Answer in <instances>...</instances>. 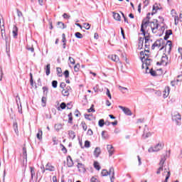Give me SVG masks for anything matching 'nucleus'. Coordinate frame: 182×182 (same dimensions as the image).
<instances>
[{
	"label": "nucleus",
	"instance_id": "obj_45",
	"mask_svg": "<svg viewBox=\"0 0 182 182\" xmlns=\"http://www.w3.org/2000/svg\"><path fill=\"white\" fill-rule=\"evenodd\" d=\"M26 49H27V50H29L30 52H32V53L35 52V48H33V46L29 47L28 46H27Z\"/></svg>",
	"mask_w": 182,
	"mask_h": 182
},
{
	"label": "nucleus",
	"instance_id": "obj_33",
	"mask_svg": "<svg viewBox=\"0 0 182 182\" xmlns=\"http://www.w3.org/2000/svg\"><path fill=\"white\" fill-rule=\"evenodd\" d=\"M75 37L77 38V39H82L83 38V35L80 33V32L75 33Z\"/></svg>",
	"mask_w": 182,
	"mask_h": 182
},
{
	"label": "nucleus",
	"instance_id": "obj_24",
	"mask_svg": "<svg viewBox=\"0 0 182 182\" xmlns=\"http://www.w3.org/2000/svg\"><path fill=\"white\" fill-rule=\"evenodd\" d=\"M46 74L47 76H49L50 75V64H48L46 67L45 68Z\"/></svg>",
	"mask_w": 182,
	"mask_h": 182
},
{
	"label": "nucleus",
	"instance_id": "obj_6",
	"mask_svg": "<svg viewBox=\"0 0 182 182\" xmlns=\"http://www.w3.org/2000/svg\"><path fill=\"white\" fill-rule=\"evenodd\" d=\"M163 147H164V144L159 143L154 147H151L148 149L149 153H153V151H160V150H163Z\"/></svg>",
	"mask_w": 182,
	"mask_h": 182
},
{
	"label": "nucleus",
	"instance_id": "obj_56",
	"mask_svg": "<svg viewBox=\"0 0 182 182\" xmlns=\"http://www.w3.org/2000/svg\"><path fill=\"white\" fill-rule=\"evenodd\" d=\"M64 76L68 78L69 77V70H66L65 72H64Z\"/></svg>",
	"mask_w": 182,
	"mask_h": 182
},
{
	"label": "nucleus",
	"instance_id": "obj_34",
	"mask_svg": "<svg viewBox=\"0 0 182 182\" xmlns=\"http://www.w3.org/2000/svg\"><path fill=\"white\" fill-rule=\"evenodd\" d=\"M81 126H82L83 130H85V132H86V130H87V125H86V123L85 122H81Z\"/></svg>",
	"mask_w": 182,
	"mask_h": 182
},
{
	"label": "nucleus",
	"instance_id": "obj_18",
	"mask_svg": "<svg viewBox=\"0 0 182 182\" xmlns=\"http://www.w3.org/2000/svg\"><path fill=\"white\" fill-rule=\"evenodd\" d=\"M109 59H112L113 62H119L120 59L119 58V56L117 55H111L108 56Z\"/></svg>",
	"mask_w": 182,
	"mask_h": 182
},
{
	"label": "nucleus",
	"instance_id": "obj_41",
	"mask_svg": "<svg viewBox=\"0 0 182 182\" xmlns=\"http://www.w3.org/2000/svg\"><path fill=\"white\" fill-rule=\"evenodd\" d=\"M93 107H95V105H91V107L87 109L88 113H90V112H95V109H93Z\"/></svg>",
	"mask_w": 182,
	"mask_h": 182
},
{
	"label": "nucleus",
	"instance_id": "obj_27",
	"mask_svg": "<svg viewBox=\"0 0 182 182\" xmlns=\"http://www.w3.org/2000/svg\"><path fill=\"white\" fill-rule=\"evenodd\" d=\"M159 9H160V6H159V5L157 4H154L153 6V14H156L157 12V11H159Z\"/></svg>",
	"mask_w": 182,
	"mask_h": 182
},
{
	"label": "nucleus",
	"instance_id": "obj_47",
	"mask_svg": "<svg viewBox=\"0 0 182 182\" xmlns=\"http://www.w3.org/2000/svg\"><path fill=\"white\" fill-rule=\"evenodd\" d=\"M62 42L63 43H66V36L65 35V33L62 34Z\"/></svg>",
	"mask_w": 182,
	"mask_h": 182
},
{
	"label": "nucleus",
	"instance_id": "obj_57",
	"mask_svg": "<svg viewBox=\"0 0 182 182\" xmlns=\"http://www.w3.org/2000/svg\"><path fill=\"white\" fill-rule=\"evenodd\" d=\"M174 116H175V117H176L177 120H181V115H180V114L177 113Z\"/></svg>",
	"mask_w": 182,
	"mask_h": 182
},
{
	"label": "nucleus",
	"instance_id": "obj_61",
	"mask_svg": "<svg viewBox=\"0 0 182 182\" xmlns=\"http://www.w3.org/2000/svg\"><path fill=\"white\" fill-rule=\"evenodd\" d=\"M168 178H170V172H168V175H166L164 182H167Z\"/></svg>",
	"mask_w": 182,
	"mask_h": 182
},
{
	"label": "nucleus",
	"instance_id": "obj_55",
	"mask_svg": "<svg viewBox=\"0 0 182 182\" xmlns=\"http://www.w3.org/2000/svg\"><path fill=\"white\" fill-rule=\"evenodd\" d=\"M63 17L64 18V19H69L70 18V16L68 15V14L65 13L63 15Z\"/></svg>",
	"mask_w": 182,
	"mask_h": 182
},
{
	"label": "nucleus",
	"instance_id": "obj_19",
	"mask_svg": "<svg viewBox=\"0 0 182 182\" xmlns=\"http://www.w3.org/2000/svg\"><path fill=\"white\" fill-rule=\"evenodd\" d=\"M113 18L115 19V21H122V17L120 16V14L119 13L113 12Z\"/></svg>",
	"mask_w": 182,
	"mask_h": 182
},
{
	"label": "nucleus",
	"instance_id": "obj_5",
	"mask_svg": "<svg viewBox=\"0 0 182 182\" xmlns=\"http://www.w3.org/2000/svg\"><path fill=\"white\" fill-rule=\"evenodd\" d=\"M170 63V60H168V57L166 54L162 55L160 61L156 63V65H161L162 66H167Z\"/></svg>",
	"mask_w": 182,
	"mask_h": 182
},
{
	"label": "nucleus",
	"instance_id": "obj_23",
	"mask_svg": "<svg viewBox=\"0 0 182 182\" xmlns=\"http://www.w3.org/2000/svg\"><path fill=\"white\" fill-rule=\"evenodd\" d=\"M12 33L14 38H16V36H18V27H16V26H14Z\"/></svg>",
	"mask_w": 182,
	"mask_h": 182
},
{
	"label": "nucleus",
	"instance_id": "obj_10",
	"mask_svg": "<svg viewBox=\"0 0 182 182\" xmlns=\"http://www.w3.org/2000/svg\"><path fill=\"white\" fill-rule=\"evenodd\" d=\"M182 82V75H178L177 79L171 82V86H176V85H180Z\"/></svg>",
	"mask_w": 182,
	"mask_h": 182
},
{
	"label": "nucleus",
	"instance_id": "obj_50",
	"mask_svg": "<svg viewBox=\"0 0 182 182\" xmlns=\"http://www.w3.org/2000/svg\"><path fill=\"white\" fill-rule=\"evenodd\" d=\"M91 182H99V180L97 177L92 176L90 180Z\"/></svg>",
	"mask_w": 182,
	"mask_h": 182
},
{
	"label": "nucleus",
	"instance_id": "obj_37",
	"mask_svg": "<svg viewBox=\"0 0 182 182\" xmlns=\"http://www.w3.org/2000/svg\"><path fill=\"white\" fill-rule=\"evenodd\" d=\"M62 95L63 96H68L69 95V90L63 89L62 91Z\"/></svg>",
	"mask_w": 182,
	"mask_h": 182
},
{
	"label": "nucleus",
	"instance_id": "obj_26",
	"mask_svg": "<svg viewBox=\"0 0 182 182\" xmlns=\"http://www.w3.org/2000/svg\"><path fill=\"white\" fill-rule=\"evenodd\" d=\"M68 135L70 139H72V140L76 137V134L73 131H68Z\"/></svg>",
	"mask_w": 182,
	"mask_h": 182
},
{
	"label": "nucleus",
	"instance_id": "obj_54",
	"mask_svg": "<svg viewBox=\"0 0 182 182\" xmlns=\"http://www.w3.org/2000/svg\"><path fill=\"white\" fill-rule=\"evenodd\" d=\"M84 28L87 30L90 29V23H84Z\"/></svg>",
	"mask_w": 182,
	"mask_h": 182
},
{
	"label": "nucleus",
	"instance_id": "obj_7",
	"mask_svg": "<svg viewBox=\"0 0 182 182\" xmlns=\"http://www.w3.org/2000/svg\"><path fill=\"white\" fill-rule=\"evenodd\" d=\"M159 21L157 20H154V21L150 22V26L151 29L153 32V33H156L157 31L156 30L159 29Z\"/></svg>",
	"mask_w": 182,
	"mask_h": 182
},
{
	"label": "nucleus",
	"instance_id": "obj_21",
	"mask_svg": "<svg viewBox=\"0 0 182 182\" xmlns=\"http://www.w3.org/2000/svg\"><path fill=\"white\" fill-rule=\"evenodd\" d=\"M100 153H102L100 147H96L94 151V156L95 157H99L100 156Z\"/></svg>",
	"mask_w": 182,
	"mask_h": 182
},
{
	"label": "nucleus",
	"instance_id": "obj_22",
	"mask_svg": "<svg viewBox=\"0 0 182 182\" xmlns=\"http://www.w3.org/2000/svg\"><path fill=\"white\" fill-rule=\"evenodd\" d=\"M143 43H144V38L140 37L139 38V48L143 49Z\"/></svg>",
	"mask_w": 182,
	"mask_h": 182
},
{
	"label": "nucleus",
	"instance_id": "obj_46",
	"mask_svg": "<svg viewBox=\"0 0 182 182\" xmlns=\"http://www.w3.org/2000/svg\"><path fill=\"white\" fill-rule=\"evenodd\" d=\"M79 68H80V65L77 64L74 66V70L75 72H79Z\"/></svg>",
	"mask_w": 182,
	"mask_h": 182
},
{
	"label": "nucleus",
	"instance_id": "obj_30",
	"mask_svg": "<svg viewBox=\"0 0 182 182\" xmlns=\"http://www.w3.org/2000/svg\"><path fill=\"white\" fill-rule=\"evenodd\" d=\"M23 159H28V155L26 154V148L23 147Z\"/></svg>",
	"mask_w": 182,
	"mask_h": 182
},
{
	"label": "nucleus",
	"instance_id": "obj_16",
	"mask_svg": "<svg viewBox=\"0 0 182 182\" xmlns=\"http://www.w3.org/2000/svg\"><path fill=\"white\" fill-rule=\"evenodd\" d=\"M46 170L47 171H55V166H52L51 164L48 163V164L46 165Z\"/></svg>",
	"mask_w": 182,
	"mask_h": 182
},
{
	"label": "nucleus",
	"instance_id": "obj_14",
	"mask_svg": "<svg viewBox=\"0 0 182 182\" xmlns=\"http://www.w3.org/2000/svg\"><path fill=\"white\" fill-rule=\"evenodd\" d=\"M107 149L109 157H111V156H113V154L114 153V148L113 147V146L107 145Z\"/></svg>",
	"mask_w": 182,
	"mask_h": 182
},
{
	"label": "nucleus",
	"instance_id": "obj_63",
	"mask_svg": "<svg viewBox=\"0 0 182 182\" xmlns=\"http://www.w3.org/2000/svg\"><path fill=\"white\" fill-rule=\"evenodd\" d=\"M56 70H57V73H58V74L62 73V69H61L60 68H57Z\"/></svg>",
	"mask_w": 182,
	"mask_h": 182
},
{
	"label": "nucleus",
	"instance_id": "obj_35",
	"mask_svg": "<svg viewBox=\"0 0 182 182\" xmlns=\"http://www.w3.org/2000/svg\"><path fill=\"white\" fill-rule=\"evenodd\" d=\"M100 127H103L105 126V119H100L98 122Z\"/></svg>",
	"mask_w": 182,
	"mask_h": 182
},
{
	"label": "nucleus",
	"instance_id": "obj_13",
	"mask_svg": "<svg viewBox=\"0 0 182 182\" xmlns=\"http://www.w3.org/2000/svg\"><path fill=\"white\" fill-rule=\"evenodd\" d=\"M150 53V49L144 48V51H141L140 55L141 58H143V56H145V58H149Z\"/></svg>",
	"mask_w": 182,
	"mask_h": 182
},
{
	"label": "nucleus",
	"instance_id": "obj_29",
	"mask_svg": "<svg viewBox=\"0 0 182 182\" xmlns=\"http://www.w3.org/2000/svg\"><path fill=\"white\" fill-rule=\"evenodd\" d=\"M57 25L58 26V28H60L61 29H65V28H66L65 23H63L62 21H58Z\"/></svg>",
	"mask_w": 182,
	"mask_h": 182
},
{
	"label": "nucleus",
	"instance_id": "obj_3",
	"mask_svg": "<svg viewBox=\"0 0 182 182\" xmlns=\"http://www.w3.org/2000/svg\"><path fill=\"white\" fill-rule=\"evenodd\" d=\"M101 174L103 177L109 176L111 182H114V168L110 167L109 171L103 169L101 172Z\"/></svg>",
	"mask_w": 182,
	"mask_h": 182
},
{
	"label": "nucleus",
	"instance_id": "obj_9",
	"mask_svg": "<svg viewBox=\"0 0 182 182\" xmlns=\"http://www.w3.org/2000/svg\"><path fill=\"white\" fill-rule=\"evenodd\" d=\"M166 161V157L165 156H163L161 159V161L159 162V168H158L157 171H156V174H160L161 173V171H163L164 170V163Z\"/></svg>",
	"mask_w": 182,
	"mask_h": 182
},
{
	"label": "nucleus",
	"instance_id": "obj_1",
	"mask_svg": "<svg viewBox=\"0 0 182 182\" xmlns=\"http://www.w3.org/2000/svg\"><path fill=\"white\" fill-rule=\"evenodd\" d=\"M150 13H149L146 16V18H144L141 25V32H142V35L144 36L145 43L144 46L145 49H150V44L153 42L149 36H146V31L144 28H147V26L150 23V17L149 16Z\"/></svg>",
	"mask_w": 182,
	"mask_h": 182
},
{
	"label": "nucleus",
	"instance_id": "obj_2",
	"mask_svg": "<svg viewBox=\"0 0 182 182\" xmlns=\"http://www.w3.org/2000/svg\"><path fill=\"white\" fill-rule=\"evenodd\" d=\"M164 41L163 39L157 40L151 46V49H154L156 47L161 48V49H164L165 48V52L170 55L171 53V47L173 46V44L171 43V41H168L165 46H163ZM162 46V47H161Z\"/></svg>",
	"mask_w": 182,
	"mask_h": 182
},
{
	"label": "nucleus",
	"instance_id": "obj_36",
	"mask_svg": "<svg viewBox=\"0 0 182 182\" xmlns=\"http://www.w3.org/2000/svg\"><path fill=\"white\" fill-rule=\"evenodd\" d=\"M41 102L43 103V105H42L43 107H45V106H46V97H43L41 99Z\"/></svg>",
	"mask_w": 182,
	"mask_h": 182
},
{
	"label": "nucleus",
	"instance_id": "obj_48",
	"mask_svg": "<svg viewBox=\"0 0 182 182\" xmlns=\"http://www.w3.org/2000/svg\"><path fill=\"white\" fill-rule=\"evenodd\" d=\"M166 36H169L170 37V35H173V31L171 30H167L166 31Z\"/></svg>",
	"mask_w": 182,
	"mask_h": 182
},
{
	"label": "nucleus",
	"instance_id": "obj_38",
	"mask_svg": "<svg viewBox=\"0 0 182 182\" xmlns=\"http://www.w3.org/2000/svg\"><path fill=\"white\" fill-rule=\"evenodd\" d=\"M171 15L173 16V18H174L175 16H177V12H176V10L172 9L171 11Z\"/></svg>",
	"mask_w": 182,
	"mask_h": 182
},
{
	"label": "nucleus",
	"instance_id": "obj_53",
	"mask_svg": "<svg viewBox=\"0 0 182 182\" xmlns=\"http://www.w3.org/2000/svg\"><path fill=\"white\" fill-rule=\"evenodd\" d=\"M87 134H88V136H93V131L91 129H89L87 130Z\"/></svg>",
	"mask_w": 182,
	"mask_h": 182
},
{
	"label": "nucleus",
	"instance_id": "obj_58",
	"mask_svg": "<svg viewBox=\"0 0 182 182\" xmlns=\"http://www.w3.org/2000/svg\"><path fill=\"white\" fill-rule=\"evenodd\" d=\"M53 144H54V145L58 144V139H56V137H53Z\"/></svg>",
	"mask_w": 182,
	"mask_h": 182
},
{
	"label": "nucleus",
	"instance_id": "obj_59",
	"mask_svg": "<svg viewBox=\"0 0 182 182\" xmlns=\"http://www.w3.org/2000/svg\"><path fill=\"white\" fill-rule=\"evenodd\" d=\"M31 79H30V83L31 85H33V77H32V73H30Z\"/></svg>",
	"mask_w": 182,
	"mask_h": 182
},
{
	"label": "nucleus",
	"instance_id": "obj_32",
	"mask_svg": "<svg viewBox=\"0 0 182 182\" xmlns=\"http://www.w3.org/2000/svg\"><path fill=\"white\" fill-rule=\"evenodd\" d=\"M31 174V179H33V176H35V168L32 166L30 167Z\"/></svg>",
	"mask_w": 182,
	"mask_h": 182
},
{
	"label": "nucleus",
	"instance_id": "obj_40",
	"mask_svg": "<svg viewBox=\"0 0 182 182\" xmlns=\"http://www.w3.org/2000/svg\"><path fill=\"white\" fill-rule=\"evenodd\" d=\"M68 123H72V121L73 120V117H72V112L68 114Z\"/></svg>",
	"mask_w": 182,
	"mask_h": 182
},
{
	"label": "nucleus",
	"instance_id": "obj_60",
	"mask_svg": "<svg viewBox=\"0 0 182 182\" xmlns=\"http://www.w3.org/2000/svg\"><path fill=\"white\" fill-rule=\"evenodd\" d=\"M65 87H66V84L65 82L60 83V87H61V89H65Z\"/></svg>",
	"mask_w": 182,
	"mask_h": 182
},
{
	"label": "nucleus",
	"instance_id": "obj_25",
	"mask_svg": "<svg viewBox=\"0 0 182 182\" xmlns=\"http://www.w3.org/2000/svg\"><path fill=\"white\" fill-rule=\"evenodd\" d=\"M4 24H1V19H0V29L1 31V38L4 39V33H5V27Z\"/></svg>",
	"mask_w": 182,
	"mask_h": 182
},
{
	"label": "nucleus",
	"instance_id": "obj_17",
	"mask_svg": "<svg viewBox=\"0 0 182 182\" xmlns=\"http://www.w3.org/2000/svg\"><path fill=\"white\" fill-rule=\"evenodd\" d=\"M168 95H170V87H166L164 91L163 97L166 99L168 97Z\"/></svg>",
	"mask_w": 182,
	"mask_h": 182
},
{
	"label": "nucleus",
	"instance_id": "obj_11",
	"mask_svg": "<svg viewBox=\"0 0 182 182\" xmlns=\"http://www.w3.org/2000/svg\"><path fill=\"white\" fill-rule=\"evenodd\" d=\"M119 109H122V112H124V114L127 116H132V111L129 108H126L122 105L119 106Z\"/></svg>",
	"mask_w": 182,
	"mask_h": 182
},
{
	"label": "nucleus",
	"instance_id": "obj_39",
	"mask_svg": "<svg viewBox=\"0 0 182 182\" xmlns=\"http://www.w3.org/2000/svg\"><path fill=\"white\" fill-rule=\"evenodd\" d=\"M52 86L54 87V89H56V87H58V81L53 80L52 82Z\"/></svg>",
	"mask_w": 182,
	"mask_h": 182
},
{
	"label": "nucleus",
	"instance_id": "obj_20",
	"mask_svg": "<svg viewBox=\"0 0 182 182\" xmlns=\"http://www.w3.org/2000/svg\"><path fill=\"white\" fill-rule=\"evenodd\" d=\"M13 128L16 136H19V131L18 130V123L16 122H14Z\"/></svg>",
	"mask_w": 182,
	"mask_h": 182
},
{
	"label": "nucleus",
	"instance_id": "obj_51",
	"mask_svg": "<svg viewBox=\"0 0 182 182\" xmlns=\"http://www.w3.org/2000/svg\"><path fill=\"white\" fill-rule=\"evenodd\" d=\"M60 109H66V103L62 102L60 105Z\"/></svg>",
	"mask_w": 182,
	"mask_h": 182
},
{
	"label": "nucleus",
	"instance_id": "obj_62",
	"mask_svg": "<svg viewBox=\"0 0 182 182\" xmlns=\"http://www.w3.org/2000/svg\"><path fill=\"white\" fill-rule=\"evenodd\" d=\"M122 15L124 18V22H127V23H129V21L127 20V18H126V16H124V14L122 13Z\"/></svg>",
	"mask_w": 182,
	"mask_h": 182
},
{
	"label": "nucleus",
	"instance_id": "obj_44",
	"mask_svg": "<svg viewBox=\"0 0 182 182\" xmlns=\"http://www.w3.org/2000/svg\"><path fill=\"white\" fill-rule=\"evenodd\" d=\"M17 16H18V18H22V16H23L22 11H19V9H17Z\"/></svg>",
	"mask_w": 182,
	"mask_h": 182
},
{
	"label": "nucleus",
	"instance_id": "obj_4",
	"mask_svg": "<svg viewBox=\"0 0 182 182\" xmlns=\"http://www.w3.org/2000/svg\"><path fill=\"white\" fill-rule=\"evenodd\" d=\"M141 60L142 62L141 68L146 69V73H149V66L151 65V59L149 58V57L143 56L141 57Z\"/></svg>",
	"mask_w": 182,
	"mask_h": 182
},
{
	"label": "nucleus",
	"instance_id": "obj_8",
	"mask_svg": "<svg viewBox=\"0 0 182 182\" xmlns=\"http://www.w3.org/2000/svg\"><path fill=\"white\" fill-rule=\"evenodd\" d=\"M145 73H150L151 76H159V75H161V69L157 70L156 71L153 70V68H149L148 73L146 71Z\"/></svg>",
	"mask_w": 182,
	"mask_h": 182
},
{
	"label": "nucleus",
	"instance_id": "obj_64",
	"mask_svg": "<svg viewBox=\"0 0 182 182\" xmlns=\"http://www.w3.org/2000/svg\"><path fill=\"white\" fill-rule=\"evenodd\" d=\"M85 119H87V120H91L89 117H90V114H85Z\"/></svg>",
	"mask_w": 182,
	"mask_h": 182
},
{
	"label": "nucleus",
	"instance_id": "obj_31",
	"mask_svg": "<svg viewBox=\"0 0 182 182\" xmlns=\"http://www.w3.org/2000/svg\"><path fill=\"white\" fill-rule=\"evenodd\" d=\"M94 167L95 168H96V170H100L101 167H100V165H99V162L97 161H95L94 162Z\"/></svg>",
	"mask_w": 182,
	"mask_h": 182
},
{
	"label": "nucleus",
	"instance_id": "obj_28",
	"mask_svg": "<svg viewBox=\"0 0 182 182\" xmlns=\"http://www.w3.org/2000/svg\"><path fill=\"white\" fill-rule=\"evenodd\" d=\"M42 130L41 129H38V132L37 133L36 137L37 139H38V140H42Z\"/></svg>",
	"mask_w": 182,
	"mask_h": 182
},
{
	"label": "nucleus",
	"instance_id": "obj_49",
	"mask_svg": "<svg viewBox=\"0 0 182 182\" xmlns=\"http://www.w3.org/2000/svg\"><path fill=\"white\" fill-rule=\"evenodd\" d=\"M166 173H167L166 176H168V173H170V171H168V168H164L163 176H166Z\"/></svg>",
	"mask_w": 182,
	"mask_h": 182
},
{
	"label": "nucleus",
	"instance_id": "obj_15",
	"mask_svg": "<svg viewBox=\"0 0 182 182\" xmlns=\"http://www.w3.org/2000/svg\"><path fill=\"white\" fill-rule=\"evenodd\" d=\"M67 166L68 167H73V160L70 156L67 157Z\"/></svg>",
	"mask_w": 182,
	"mask_h": 182
},
{
	"label": "nucleus",
	"instance_id": "obj_52",
	"mask_svg": "<svg viewBox=\"0 0 182 182\" xmlns=\"http://www.w3.org/2000/svg\"><path fill=\"white\" fill-rule=\"evenodd\" d=\"M69 62L71 63V65H75V59L72 57H69Z\"/></svg>",
	"mask_w": 182,
	"mask_h": 182
},
{
	"label": "nucleus",
	"instance_id": "obj_43",
	"mask_svg": "<svg viewBox=\"0 0 182 182\" xmlns=\"http://www.w3.org/2000/svg\"><path fill=\"white\" fill-rule=\"evenodd\" d=\"M85 147H86V149H89V147H90V141H85Z\"/></svg>",
	"mask_w": 182,
	"mask_h": 182
},
{
	"label": "nucleus",
	"instance_id": "obj_12",
	"mask_svg": "<svg viewBox=\"0 0 182 182\" xmlns=\"http://www.w3.org/2000/svg\"><path fill=\"white\" fill-rule=\"evenodd\" d=\"M77 167L80 173H86V168L85 167V165L83 164L78 163Z\"/></svg>",
	"mask_w": 182,
	"mask_h": 182
},
{
	"label": "nucleus",
	"instance_id": "obj_42",
	"mask_svg": "<svg viewBox=\"0 0 182 182\" xmlns=\"http://www.w3.org/2000/svg\"><path fill=\"white\" fill-rule=\"evenodd\" d=\"M174 18V22H175V25H178V14L177 16H176Z\"/></svg>",
	"mask_w": 182,
	"mask_h": 182
}]
</instances>
